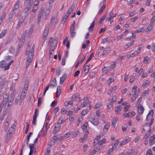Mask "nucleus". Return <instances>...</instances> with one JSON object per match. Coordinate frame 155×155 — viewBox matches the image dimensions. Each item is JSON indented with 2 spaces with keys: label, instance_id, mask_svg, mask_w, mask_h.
I'll return each mask as SVG.
<instances>
[{
  "label": "nucleus",
  "instance_id": "nucleus-1",
  "mask_svg": "<svg viewBox=\"0 0 155 155\" xmlns=\"http://www.w3.org/2000/svg\"><path fill=\"white\" fill-rule=\"evenodd\" d=\"M35 49V45L29 43L27 47L25 55L27 56L25 68H27L32 61Z\"/></svg>",
  "mask_w": 155,
  "mask_h": 155
},
{
  "label": "nucleus",
  "instance_id": "nucleus-2",
  "mask_svg": "<svg viewBox=\"0 0 155 155\" xmlns=\"http://www.w3.org/2000/svg\"><path fill=\"white\" fill-rule=\"evenodd\" d=\"M13 60H11L7 64V62L6 61H3L0 62V67L3 68L4 67V70L6 71L8 70L11 64L13 62Z\"/></svg>",
  "mask_w": 155,
  "mask_h": 155
},
{
  "label": "nucleus",
  "instance_id": "nucleus-3",
  "mask_svg": "<svg viewBox=\"0 0 155 155\" xmlns=\"http://www.w3.org/2000/svg\"><path fill=\"white\" fill-rule=\"evenodd\" d=\"M20 5V2L19 0H18L16 3L15 4L14 6L12 9V12H15V13L18 12L15 14V16L16 17L18 16L20 14L19 11L18 10V8Z\"/></svg>",
  "mask_w": 155,
  "mask_h": 155
},
{
  "label": "nucleus",
  "instance_id": "nucleus-4",
  "mask_svg": "<svg viewBox=\"0 0 155 155\" xmlns=\"http://www.w3.org/2000/svg\"><path fill=\"white\" fill-rule=\"evenodd\" d=\"M50 42L49 49H54L55 48L56 44L57 43V40L56 39H53L51 38L50 39Z\"/></svg>",
  "mask_w": 155,
  "mask_h": 155
},
{
  "label": "nucleus",
  "instance_id": "nucleus-5",
  "mask_svg": "<svg viewBox=\"0 0 155 155\" xmlns=\"http://www.w3.org/2000/svg\"><path fill=\"white\" fill-rule=\"evenodd\" d=\"M103 135L102 134L101 135L100 134L98 136H97V144L99 146H103L102 145L104 144L106 142V140L105 138H104L101 140H99L100 139L101 136H103Z\"/></svg>",
  "mask_w": 155,
  "mask_h": 155
},
{
  "label": "nucleus",
  "instance_id": "nucleus-6",
  "mask_svg": "<svg viewBox=\"0 0 155 155\" xmlns=\"http://www.w3.org/2000/svg\"><path fill=\"white\" fill-rule=\"evenodd\" d=\"M38 109H35V114L33 116V121L32 122V124L34 125H35L37 121L36 117L38 115Z\"/></svg>",
  "mask_w": 155,
  "mask_h": 155
},
{
  "label": "nucleus",
  "instance_id": "nucleus-7",
  "mask_svg": "<svg viewBox=\"0 0 155 155\" xmlns=\"http://www.w3.org/2000/svg\"><path fill=\"white\" fill-rule=\"evenodd\" d=\"M93 115H91V117L89 119V121L92 124L95 125H97V119Z\"/></svg>",
  "mask_w": 155,
  "mask_h": 155
},
{
  "label": "nucleus",
  "instance_id": "nucleus-8",
  "mask_svg": "<svg viewBox=\"0 0 155 155\" xmlns=\"http://www.w3.org/2000/svg\"><path fill=\"white\" fill-rule=\"evenodd\" d=\"M33 2V0H25L24 5L25 6L31 7Z\"/></svg>",
  "mask_w": 155,
  "mask_h": 155
},
{
  "label": "nucleus",
  "instance_id": "nucleus-9",
  "mask_svg": "<svg viewBox=\"0 0 155 155\" xmlns=\"http://www.w3.org/2000/svg\"><path fill=\"white\" fill-rule=\"evenodd\" d=\"M49 29V28L48 26H46L45 28L43 35V38L44 39V41H45L46 40V36L48 34Z\"/></svg>",
  "mask_w": 155,
  "mask_h": 155
},
{
  "label": "nucleus",
  "instance_id": "nucleus-10",
  "mask_svg": "<svg viewBox=\"0 0 155 155\" xmlns=\"http://www.w3.org/2000/svg\"><path fill=\"white\" fill-rule=\"evenodd\" d=\"M144 110V107L141 104H139V105H137V110L139 114H142L143 113Z\"/></svg>",
  "mask_w": 155,
  "mask_h": 155
},
{
  "label": "nucleus",
  "instance_id": "nucleus-11",
  "mask_svg": "<svg viewBox=\"0 0 155 155\" xmlns=\"http://www.w3.org/2000/svg\"><path fill=\"white\" fill-rule=\"evenodd\" d=\"M153 110H151L148 113L147 117V121H149L151 119H152L153 115Z\"/></svg>",
  "mask_w": 155,
  "mask_h": 155
},
{
  "label": "nucleus",
  "instance_id": "nucleus-12",
  "mask_svg": "<svg viewBox=\"0 0 155 155\" xmlns=\"http://www.w3.org/2000/svg\"><path fill=\"white\" fill-rule=\"evenodd\" d=\"M130 137H125L124 139L122 142L120 143V145L121 146L123 145H124L127 143H128L130 141Z\"/></svg>",
  "mask_w": 155,
  "mask_h": 155
},
{
  "label": "nucleus",
  "instance_id": "nucleus-13",
  "mask_svg": "<svg viewBox=\"0 0 155 155\" xmlns=\"http://www.w3.org/2000/svg\"><path fill=\"white\" fill-rule=\"evenodd\" d=\"M61 126V125L59 124H56L54 128L53 131V134H55L60 129Z\"/></svg>",
  "mask_w": 155,
  "mask_h": 155
},
{
  "label": "nucleus",
  "instance_id": "nucleus-14",
  "mask_svg": "<svg viewBox=\"0 0 155 155\" xmlns=\"http://www.w3.org/2000/svg\"><path fill=\"white\" fill-rule=\"evenodd\" d=\"M153 22L152 21L150 22V24L147 28V30H148L147 31V32H150L152 30L153 27Z\"/></svg>",
  "mask_w": 155,
  "mask_h": 155
},
{
  "label": "nucleus",
  "instance_id": "nucleus-15",
  "mask_svg": "<svg viewBox=\"0 0 155 155\" xmlns=\"http://www.w3.org/2000/svg\"><path fill=\"white\" fill-rule=\"evenodd\" d=\"M155 143V135H153L150 138L149 144L152 145Z\"/></svg>",
  "mask_w": 155,
  "mask_h": 155
},
{
  "label": "nucleus",
  "instance_id": "nucleus-16",
  "mask_svg": "<svg viewBox=\"0 0 155 155\" xmlns=\"http://www.w3.org/2000/svg\"><path fill=\"white\" fill-rule=\"evenodd\" d=\"M75 4H73L67 11L66 13H67L68 15H69L72 12L75 8Z\"/></svg>",
  "mask_w": 155,
  "mask_h": 155
},
{
  "label": "nucleus",
  "instance_id": "nucleus-17",
  "mask_svg": "<svg viewBox=\"0 0 155 155\" xmlns=\"http://www.w3.org/2000/svg\"><path fill=\"white\" fill-rule=\"evenodd\" d=\"M26 7L24 9L23 12L24 13V15H25V16H28V13L29 10L31 9V7L29 6H25Z\"/></svg>",
  "mask_w": 155,
  "mask_h": 155
},
{
  "label": "nucleus",
  "instance_id": "nucleus-18",
  "mask_svg": "<svg viewBox=\"0 0 155 155\" xmlns=\"http://www.w3.org/2000/svg\"><path fill=\"white\" fill-rule=\"evenodd\" d=\"M16 93V91L14 90L12 93L10 95V98H11L10 100L9 101V102H12L13 101L14 99V96Z\"/></svg>",
  "mask_w": 155,
  "mask_h": 155
},
{
  "label": "nucleus",
  "instance_id": "nucleus-19",
  "mask_svg": "<svg viewBox=\"0 0 155 155\" xmlns=\"http://www.w3.org/2000/svg\"><path fill=\"white\" fill-rule=\"evenodd\" d=\"M141 48V47H139L137 51H135L134 53H133L131 54H130V56L132 57L134 55H137L138 54L140 53V52Z\"/></svg>",
  "mask_w": 155,
  "mask_h": 155
},
{
  "label": "nucleus",
  "instance_id": "nucleus-20",
  "mask_svg": "<svg viewBox=\"0 0 155 155\" xmlns=\"http://www.w3.org/2000/svg\"><path fill=\"white\" fill-rule=\"evenodd\" d=\"M23 100V99H22V97L20 96V95L18 96L16 98L15 102V104H17L19 101L21 102Z\"/></svg>",
  "mask_w": 155,
  "mask_h": 155
},
{
  "label": "nucleus",
  "instance_id": "nucleus-21",
  "mask_svg": "<svg viewBox=\"0 0 155 155\" xmlns=\"http://www.w3.org/2000/svg\"><path fill=\"white\" fill-rule=\"evenodd\" d=\"M86 55H83V56L81 58V60H79L78 61V63H77V64H76V65L75 66V68H77L78 67L79 63H81L85 59V58H86Z\"/></svg>",
  "mask_w": 155,
  "mask_h": 155
},
{
  "label": "nucleus",
  "instance_id": "nucleus-22",
  "mask_svg": "<svg viewBox=\"0 0 155 155\" xmlns=\"http://www.w3.org/2000/svg\"><path fill=\"white\" fill-rule=\"evenodd\" d=\"M67 75L66 74H64L60 78V83H63L67 77Z\"/></svg>",
  "mask_w": 155,
  "mask_h": 155
},
{
  "label": "nucleus",
  "instance_id": "nucleus-23",
  "mask_svg": "<svg viewBox=\"0 0 155 155\" xmlns=\"http://www.w3.org/2000/svg\"><path fill=\"white\" fill-rule=\"evenodd\" d=\"M116 86H114L112 88H110L107 94L109 95H110L112 92H114L116 90Z\"/></svg>",
  "mask_w": 155,
  "mask_h": 155
},
{
  "label": "nucleus",
  "instance_id": "nucleus-24",
  "mask_svg": "<svg viewBox=\"0 0 155 155\" xmlns=\"http://www.w3.org/2000/svg\"><path fill=\"white\" fill-rule=\"evenodd\" d=\"M15 13V12H12V11L11 10V12L9 15V18H8V19H9V21H11L12 19V18L13 17V16H14V15H15V13Z\"/></svg>",
  "mask_w": 155,
  "mask_h": 155
},
{
  "label": "nucleus",
  "instance_id": "nucleus-25",
  "mask_svg": "<svg viewBox=\"0 0 155 155\" xmlns=\"http://www.w3.org/2000/svg\"><path fill=\"white\" fill-rule=\"evenodd\" d=\"M26 17H27V16H25V15H21L20 16L18 21L21 23H23Z\"/></svg>",
  "mask_w": 155,
  "mask_h": 155
},
{
  "label": "nucleus",
  "instance_id": "nucleus-26",
  "mask_svg": "<svg viewBox=\"0 0 155 155\" xmlns=\"http://www.w3.org/2000/svg\"><path fill=\"white\" fill-rule=\"evenodd\" d=\"M84 101L83 102L81 105V106L82 107H84L85 106L87 105L88 103V101L87 100V98H84Z\"/></svg>",
  "mask_w": 155,
  "mask_h": 155
},
{
  "label": "nucleus",
  "instance_id": "nucleus-27",
  "mask_svg": "<svg viewBox=\"0 0 155 155\" xmlns=\"http://www.w3.org/2000/svg\"><path fill=\"white\" fill-rule=\"evenodd\" d=\"M106 6V4H104L103 6H102V7L101 8V9L99 10L97 14H98L99 15H100L102 13L105 9Z\"/></svg>",
  "mask_w": 155,
  "mask_h": 155
},
{
  "label": "nucleus",
  "instance_id": "nucleus-28",
  "mask_svg": "<svg viewBox=\"0 0 155 155\" xmlns=\"http://www.w3.org/2000/svg\"><path fill=\"white\" fill-rule=\"evenodd\" d=\"M79 94L77 93L74 94L71 97V100L72 101H74L75 100L77 99L79 97Z\"/></svg>",
  "mask_w": 155,
  "mask_h": 155
},
{
  "label": "nucleus",
  "instance_id": "nucleus-29",
  "mask_svg": "<svg viewBox=\"0 0 155 155\" xmlns=\"http://www.w3.org/2000/svg\"><path fill=\"white\" fill-rule=\"evenodd\" d=\"M124 106V112H126L128 110L130 107V105L127 103L125 104Z\"/></svg>",
  "mask_w": 155,
  "mask_h": 155
},
{
  "label": "nucleus",
  "instance_id": "nucleus-30",
  "mask_svg": "<svg viewBox=\"0 0 155 155\" xmlns=\"http://www.w3.org/2000/svg\"><path fill=\"white\" fill-rule=\"evenodd\" d=\"M50 84V85L53 86H56V81L55 78H54Z\"/></svg>",
  "mask_w": 155,
  "mask_h": 155
},
{
  "label": "nucleus",
  "instance_id": "nucleus-31",
  "mask_svg": "<svg viewBox=\"0 0 155 155\" xmlns=\"http://www.w3.org/2000/svg\"><path fill=\"white\" fill-rule=\"evenodd\" d=\"M134 41H133L130 43H128L126 45L125 47V48L126 49L128 48H130L132 45H133L134 44Z\"/></svg>",
  "mask_w": 155,
  "mask_h": 155
},
{
  "label": "nucleus",
  "instance_id": "nucleus-32",
  "mask_svg": "<svg viewBox=\"0 0 155 155\" xmlns=\"http://www.w3.org/2000/svg\"><path fill=\"white\" fill-rule=\"evenodd\" d=\"M117 118L116 117H114L113 118L112 120V125L113 127H115L116 124L117 123Z\"/></svg>",
  "mask_w": 155,
  "mask_h": 155
},
{
  "label": "nucleus",
  "instance_id": "nucleus-33",
  "mask_svg": "<svg viewBox=\"0 0 155 155\" xmlns=\"http://www.w3.org/2000/svg\"><path fill=\"white\" fill-rule=\"evenodd\" d=\"M45 9L44 8H42L40 9V11L39 12L38 15L41 16L42 17H43V15L44 13Z\"/></svg>",
  "mask_w": 155,
  "mask_h": 155
},
{
  "label": "nucleus",
  "instance_id": "nucleus-34",
  "mask_svg": "<svg viewBox=\"0 0 155 155\" xmlns=\"http://www.w3.org/2000/svg\"><path fill=\"white\" fill-rule=\"evenodd\" d=\"M7 32V30H4L2 31L0 34V38H2Z\"/></svg>",
  "mask_w": 155,
  "mask_h": 155
},
{
  "label": "nucleus",
  "instance_id": "nucleus-35",
  "mask_svg": "<svg viewBox=\"0 0 155 155\" xmlns=\"http://www.w3.org/2000/svg\"><path fill=\"white\" fill-rule=\"evenodd\" d=\"M121 108L120 106H117L115 107V111L116 114L120 113V111Z\"/></svg>",
  "mask_w": 155,
  "mask_h": 155
},
{
  "label": "nucleus",
  "instance_id": "nucleus-36",
  "mask_svg": "<svg viewBox=\"0 0 155 155\" xmlns=\"http://www.w3.org/2000/svg\"><path fill=\"white\" fill-rule=\"evenodd\" d=\"M9 124L10 122L9 121H7L5 123L4 129L5 131H6L8 129Z\"/></svg>",
  "mask_w": 155,
  "mask_h": 155
},
{
  "label": "nucleus",
  "instance_id": "nucleus-37",
  "mask_svg": "<svg viewBox=\"0 0 155 155\" xmlns=\"http://www.w3.org/2000/svg\"><path fill=\"white\" fill-rule=\"evenodd\" d=\"M8 96L7 94H5L4 96L3 101V104H5L7 101V99L8 98Z\"/></svg>",
  "mask_w": 155,
  "mask_h": 155
},
{
  "label": "nucleus",
  "instance_id": "nucleus-38",
  "mask_svg": "<svg viewBox=\"0 0 155 155\" xmlns=\"http://www.w3.org/2000/svg\"><path fill=\"white\" fill-rule=\"evenodd\" d=\"M73 101H72V100L71 101H66L64 103V105L66 106H67L69 104L72 105L73 104Z\"/></svg>",
  "mask_w": 155,
  "mask_h": 155
},
{
  "label": "nucleus",
  "instance_id": "nucleus-39",
  "mask_svg": "<svg viewBox=\"0 0 155 155\" xmlns=\"http://www.w3.org/2000/svg\"><path fill=\"white\" fill-rule=\"evenodd\" d=\"M116 149V147L112 146V147L108 150L107 151V154H110L112 153L114 150Z\"/></svg>",
  "mask_w": 155,
  "mask_h": 155
},
{
  "label": "nucleus",
  "instance_id": "nucleus-40",
  "mask_svg": "<svg viewBox=\"0 0 155 155\" xmlns=\"http://www.w3.org/2000/svg\"><path fill=\"white\" fill-rule=\"evenodd\" d=\"M29 146L30 149V151L33 152L34 151V152L35 153L36 151L34 150L35 149L34 148L35 145L34 144H30L29 145Z\"/></svg>",
  "mask_w": 155,
  "mask_h": 155
},
{
  "label": "nucleus",
  "instance_id": "nucleus-41",
  "mask_svg": "<svg viewBox=\"0 0 155 155\" xmlns=\"http://www.w3.org/2000/svg\"><path fill=\"white\" fill-rule=\"evenodd\" d=\"M110 51V48H105V49L104 51L103 52L102 54V55H104L106 54L108 51Z\"/></svg>",
  "mask_w": 155,
  "mask_h": 155
},
{
  "label": "nucleus",
  "instance_id": "nucleus-42",
  "mask_svg": "<svg viewBox=\"0 0 155 155\" xmlns=\"http://www.w3.org/2000/svg\"><path fill=\"white\" fill-rule=\"evenodd\" d=\"M97 151V148L95 147L93 150H91L90 153L88 154V155H93L95 154Z\"/></svg>",
  "mask_w": 155,
  "mask_h": 155
},
{
  "label": "nucleus",
  "instance_id": "nucleus-43",
  "mask_svg": "<svg viewBox=\"0 0 155 155\" xmlns=\"http://www.w3.org/2000/svg\"><path fill=\"white\" fill-rule=\"evenodd\" d=\"M108 67H104L102 69V71L104 74H106L109 70Z\"/></svg>",
  "mask_w": 155,
  "mask_h": 155
},
{
  "label": "nucleus",
  "instance_id": "nucleus-44",
  "mask_svg": "<svg viewBox=\"0 0 155 155\" xmlns=\"http://www.w3.org/2000/svg\"><path fill=\"white\" fill-rule=\"evenodd\" d=\"M94 55V53H91L90 56H89V58H88L87 61L86 63L84 65V66H85V65L88 62L92 59V57Z\"/></svg>",
  "mask_w": 155,
  "mask_h": 155
},
{
  "label": "nucleus",
  "instance_id": "nucleus-45",
  "mask_svg": "<svg viewBox=\"0 0 155 155\" xmlns=\"http://www.w3.org/2000/svg\"><path fill=\"white\" fill-rule=\"evenodd\" d=\"M106 14L103 15L102 17L99 21L98 22L100 24H101L102 21L105 19L106 17Z\"/></svg>",
  "mask_w": 155,
  "mask_h": 155
},
{
  "label": "nucleus",
  "instance_id": "nucleus-46",
  "mask_svg": "<svg viewBox=\"0 0 155 155\" xmlns=\"http://www.w3.org/2000/svg\"><path fill=\"white\" fill-rule=\"evenodd\" d=\"M94 25L95 22L94 21H93L92 22V23L91 25V26L88 28V30L89 31H92L93 30L94 26Z\"/></svg>",
  "mask_w": 155,
  "mask_h": 155
},
{
  "label": "nucleus",
  "instance_id": "nucleus-47",
  "mask_svg": "<svg viewBox=\"0 0 155 155\" xmlns=\"http://www.w3.org/2000/svg\"><path fill=\"white\" fill-rule=\"evenodd\" d=\"M153 121H154V119L152 118L151 119L150 123H149V127H149V131H148V132H150V131H151V126L153 122Z\"/></svg>",
  "mask_w": 155,
  "mask_h": 155
},
{
  "label": "nucleus",
  "instance_id": "nucleus-48",
  "mask_svg": "<svg viewBox=\"0 0 155 155\" xmlns=\"http://www.w3.org/2000/svg\"><path fill=\"white\" fill-rule=\"evenodd\" d=\"M89 66H86L84 67V71L85 73H87L88 72L89 69V66Z\"/></svg>",
  "mask_w": 155,
  "mask_h": 155
},
{
  "label": "nucleus",
  "instance_id": "nucleus-49",
  "mask_svg": "<svg viewBox=\"0 0 155 155\" xmlns=\"http://www.w3.org/2000/svg\"><path fill=\"white\" fill-rule=\"evenodd\" d=\"M13 134V133L11 132H8L7 134V139L9 140L10 138L12 137Z\"/></svg>",
  "mask_w": 155,
  "mask_h": 155
},
{
  "label": "nucleus",
  "instance_id": "nucleus-50",
  "mask_svg": "<svg viewBox=\"0 0 155 155\" xmlns=\"http://www.w3.org/2000/svg\"><path fill=\"white\" fill-rule=\"evenodd\" d=\"M87 123L85 122L82 127V128L83 130H85L87 128Z\"/></svg>",
  "mask_w": 155,
  "mask_h": 155
},
{
  "label": "nucleus",
  "instance_id": "nucleus-51",
  "mask_svg": "<svg viewBox=\"0 0 155 155\" xmlns=\"http://www.w3.org/2000/svg\"><path fill=\"white\" fill-rule=\"evenodd\" d=\"M27 31H25L24 33L23 34V35L22 36L21 39L22 40V41H24L25 40V38L26 36V34L27 33Z\"/></svg>",
  "mask_w": 155,
  "mask_h": 155
},
{
  "label": "nucleus",
  "instance_id": "nucleus-52",
  "mask_svg": "<svg viewBox=\"0 0 155 155\" xmlns=\"http://www.w3.org/2000/svg\"><path fill=\"white\" fill-rule=\"evenodd\" d=\"M88 112V110L87 109L84 110L81 112V114L82 115H86Z\"/></svg>",
  "mask_w": 155,
  "mask_h": 155
},
{
  "label": "nucleus",
  "instance_id": "nucleus-53",
  "mask_svg": "<svg viewBox=\"0 0 155 155\" xmlns=\"http://www.w3.org/2000/svg\"><path fill=\"white\" fill-rule=\"evenodd\" d=\"M51 86L50 85V84H48L46 86L45 89V91L44 93V95H45L46 91L48 90L50 86Z\"/></svg>",
  "mask_w": 155,
  "mask_h": 155
},
{
  "label": "nucleus",
  "instance_id": "nucleus-54",
  "mask_svg": "<svg viewBox=\"0 0 155 155\" xmlns=\"http://www.w3.org/2000/svg\"><path fill=\"white\" fill-rule=\"evenodd\" d=\"M149 93L148 91V90L144 91L142 93V95L143 97H144L147 94H148Z\"/></svg>",
  "mask_w": 155,
  "mask_h": 155
},
{
  "label": "nucleus",
  "instance_id": "nucleus-55",
  "mask_svg": "<svg viewBox=\"0 0 155 155\" xmlns=\"http://www.w3.org/2000/svg\"><path fill=\"white\" fill-rule=\"evenodd\" d=\"M65 42L66 43V46L67 47V48H69V46H70L69 42L68 41H67L65 39L64 41V43L65 44Z\"/></svg>",
  "mask_w": 155,
  "mask_h": 155
},
{
  "label": "nucleus",
  "instance_id": "nucleus-56",
  "mask_svg": "<svg viewBox=\"0 0 155 155\" xmlns=\"http://www.w3.org/2000/svg\"><path fill=\"white\" fill-rule=\"evenodd\" d=\"M146 155H153L152 151L150 149L147 150Z\"/></svg>",
  "mask_w": 155,
  "mask_h": 155
},
{
  "label": "nucleus",
  "instance_id": "nucleus-57",
  "mask_svg": "<svg viewBox=\"0 0 155 155\" xmlns=\"http://www.w3.org/2000/svg\"><path fill=\"white\" fill-rule=\"evenodd\" d=\"M57 100L56 99L54 100L53 101H52L51 104V105L52 107H53L55 106L57 104Z\"/></svg>",
  "mask_w": 155,
  "mask_h": 155
},
{
  "label": "nucleus",
  "instance_id": "nucleus-58",
  "mask_svg": "<svg viewBox=\"0 0 155 155\" xmlns=\"http://www.w3.org/2000/svg\"><path fill=\"white\" fill-rule=\"evenodd\" d=\"M35 16V12H32L31 11L30 12V17L31 18H33Z\"/></svg>",
  "mask_w": 155,
  "mask_h": 155
},
{
  "label": "nucleus",
  "instance_id": "nucleus-59",
  "mask_svg": "<svg viewBox=\"0 0 155 155\" xmlns=\"http://www.w3.org/2000/svg\"><path fill=\"white\" fill-rule=\"evenodd\" d=\"M150 60V58L148 56H146L144 58V62L145 64H147L148 61Z\"/></svg>",
  "mask_w": 155,
  "mask_h": 155
},
{
  "label": "nucleus",
  "instance_id": "nucleus-60",
  "mask_svg": "<svg viewBox=\"0 0 155 155\" xmlns=\"http://www.w3.org/2000/svg\"><path fill=\"white\" fill-rule=\"evenodd\" d=\"M15 49L13 47H10L9 49V51L11 53H13L14 52Z\"/></svg>",
  "mask_w": 155,
  "mask_h": 155
},
{
  "label": "nucleus",
  "instance_id": "nucleus-61",
  "mask_svg": "<svg viewBox=\"0 0 155 155\" xmlns=\"http://www.w3.org/2000/svg\"><path fill=\"white\" fill-rule=\"evenodd\" d=\"M38 8V6L37 5H34L33 7V9L31 11L32 12H35V11L37 10Z\"/></svg>",
  "mask_w": 155,
  "mask_h": 155
},
{
  "label": "nucleus",
  "instance_id": "nucleus-62",
  "mask_svg": "<svg viewBox=\"0 0 155 155\" xmlns=\"http://www.w3.org/2000/svg\"><path fill=\"white\" fill-rule=\"evenodd\" d=\"M112 15H113V11L111 10L110 12L109 18H113L114 17V16H113Z\"/></svg>",
  "mask_w": 155,
  "mask_h": 155
},
{
  "label": "nucleus",
  "instance_id": "nucleus-63",
  "mask_svg": "<svg viewBox=\"0 0 155 155\" xmlns=\"http://www.w3.org/2000/svg\"><path fill=\"white\" fill-rule=\"evenodd\" d=\"M112 106V103L109 102L107 103V109H109Z\"/></svg>",
  "mask_w": 155,
  "mask_h": 155
},
{
  "label": "nucleus",
  "instance_id": "nucleus-64",
  "mask_svg": "<svg viewBox=\"0 0 155 155\" xmlns=\"http://www.w3.org/2000/svg\"><path fill=\"white\" fill-rule=\"evenodd\" d=\"M152 50L153 52H155V43H153L152 46Z\"/></svg>",
  "mask_w": 155,
  "mask_h": 155
}]
</instances>
